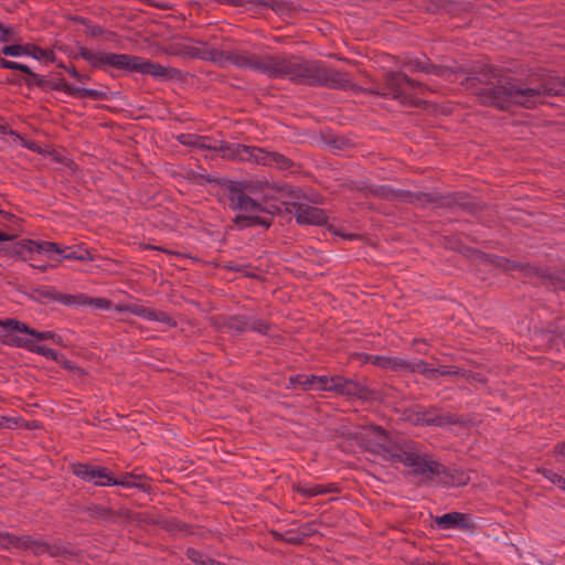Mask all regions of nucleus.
Here are the masks:
<instances>
[{
  "label": "nucleus",
  "instance_id": "1",
  "mask_svg": "<svg viewBox=\"0 0 565 565\" xmlns=\"http://www.w3.org/2000/svg\"><path fill=\"white\" fill-rule=\"evenodd\" d=\"M466 85L475 89L481 105L499 110L511 107L533 109L546 97L565 95V76L561 78L554 72H537L518 78L488 67L476 71L475 76L466 79Z\"/></svg>",
  "mask_w": 565,
  "mask_h": 565
},
{
  "label": "nucleus",
  "instance_id": "2",
  "mask_svg": "<svg viewBox=\"0 0 565 565\" xmlns=\"http://www.w3.org/2000/svg\"><path fill=\"white\" fill-rule=\"evenodd\" d=\"M242 68L263 73L273 78L287 77L296 84L331 89L356 90L349 73L327 66L315 60L297 56L255 54L244 51Z\"/></svg>",
  "mask_w": 565,
  "mask_h": 565
},
{
  "label": "nucleus",
  "instance_id": "3",
  "mask_svg": "<svg viewBox=\"0 0 565 565\" xmlns=\"http://www.w3.org/2000/svg\"><path fill=\"white\" fill-rule=\"evenodd\" d=\"M268 188L269 183L266 181L236 182L226 180L222 183L223 195L226 196L228 206L234 211L244 213L275 214L279 211L276 206H264L250 198L252 194L262 193Z\"/></svg>",
  "mask_w": 565,
  "mask_h": 565
},
{
  "label": "nucleus",
  "instance_id": "4",
  "mask_svg": "<svg viewBox=\"0 0 565 565\" xmlns=\"http://www.w3.org/2000/svg\"><path fill=\"white\" fill-rule=\"evenodd\" d=\"M397 451L393 462H401L411 468V473L419 476L426 482L435 481L445 472V466L435 460L430 455L422 452L417 445L404 438L401 445L395 447Z\"/></svg>",
  "mask_w": 565,
  "mask_h": 565
},
{
  "label": "nucleus",
  "instance_id": "5",
  "mask_svg": "<svg viewBox=\"0 0 565 565\" xmlns=\"http://www.w3.org/2000/svg\"><path fill=\"white\" fill-rule=\"evenodd\" d=\"M200 44V47L188 45L178 42L177 39L172 41L167 47V52L173 55L186 56L192 58H200L210 61L221 67H226L228 64L242 68L244 51L245 50H216L207 46L206 42L202 40H192Z\"/></svg>",
  "mask_w": 565,
  "mask_h": 565
},
{
  "label": "nucleus",
  "instance_id": "6",
  "mask_svg": "<svg viewBox=\"0 0 565 565\" xmlns=\"http://www.w3.org/2000/svg\"><path fill=\"white\" fill-rule=\"evenodd\" d=\"M355 439L366 451L393 462V455L397 452L395 451V447L402 444L404 437L397 436L393 438L382 427L370 425L356 433Z\"/></svg>",
  "mask_w": 565,
  "mask_h": 565
},
{
  "label": "nucleus",
  "instance_id": "7",
  "mask_svg": "<svg viewBox=\"0 0 565 565\" xmlns=\"http://www.w3.org/2000/svg\"><path fill=\"white\" fill-rule=\"evenodd\" d=\"M224 159L255 162L263 166L289 170L294 162L279 152H269L263 148L236 143L235 147H224Z\"/></svg>",
  "mask_w": 565,
  "mask_h": 565
},
{
  "label": "nucleus",
  "instance_id": "8",
  "mask_svg": "<svg viewBox=\"0 0 565 565\" xmlns=\"http://www.w3.org/2000/svg\"><path fill=\"white\" fill-rule=\"evenodd\" d=\"M385 85V93H380L374 88H365L364 93L377 96H391L393 99L399 100L402 104H407L409 102L411 93L405 89V86L409 88L411 92L423 94L427 87L422 83L408 77L406 74L402 72H386L383 77Z\"/></svg>",
  "mask_w": 565,
  "mask_h": 565
},
{
  "label": "nucleus",
  "instance_id": "9",
  "mask_svg": "<svg viewBox=\"0 0 565 565\" xmlns=\"http://www.w3.org/2000/svg\"><path fill=\"white\" fill-rule=\"evenodd\" d=\"M369 193L375 198L387 201L404 202L424 206L427 203H439V205H450V198L438 196L433 193L409 192L405 190H395L388 185H375L367 189Z\"/></svg>",
  "mask_w": 565,
  "mask_h": 565
},
{
  "label": "nucleus",
  "instance_id": "10",
  "mask_svg": "<svg viewBox=\"0 0 565 565\" xmlns=\"http://www.w3.org/2000/svg\"><path fill=\"white\" fill-rule=\"evenodd\" d=\"M79 56L93 67L105 68L107 66L117 70L141 71V62L137 56L127 54L93 52L86 47H79Z\"/></svg>",
  "mask_w": 565,
  "mask_h": 565
},
{
  "label": "nucleus",
  "instance_id": "11",
  "mask_svg": "<svg viewBox=\"0 0 565 565\" xmlns=\"http://www.w3.org/2000/svg\"><path fill=\"white\" fill-rule=\"evenodd\" d=\"M405 65L412 71V72H424V73H427V74H433V75H436V76H439V77H444L450 82H454L458 78V75L459 74H466L468 73L469 74V77L471 76H475L476 75V71H480V70H483V68H488L489 66L487 65H473V67L469 71V72H466L463 71L462 68H457V67H452V66H444V65H437V64H433L429 62L428 58L425 57V60H419V58H412V60H408ZM468 78L465 77V79L461 81V85L466 86L468 89H470V87H468L466 85V79ZM472 92H475L473 88H471ZM476 95V93H473Z\"/></svg>",
  "mask_w": 565,
  "mask_h": 565
},
{
  "label": "nucleus",
  "instance_id": "12",
  "mask_svg": "<svg viewBox=\"0 0 565 565\" xmlns=\"http://www.w3.org/2000/svg\"><path fill=\"white\" fill-rule=\"evenodd\" d=\"M497 265L504 270H520L524 276L531 277L536 276L542 278L544 281L550 284L556 290L565 291V274H553L542 270L527 263L511 262L505 258H497Z\"/></svg>",
  "mask_w": 565,
  "mask_h": 565
},
{
  "label": "nucleus",
  "instance_id": "13",
  "mask_svg": "<svg viewBox=\"0 0 565 565\" xmlns=\"http://www.w3.org/2000/svg\"><path fill=\"white\" fill-rule=\"evenodd\" d=\"M289 213H295L297 223L306 225H322L327 222L323 210L301 202H282Z\"/></svg>",
  "mask_w": 565,
  "mask_h": 565
},
{
  "label": "nucleus",
  "instance_id": "14",
  "mask_svg": "<svg viewBox=\"0 0 565 565\" xmlns=\"http://www.w3.org/2000/svg\"><path fill=\"white\" fill-rule=\"evenodd\" d=\"M72 471L82 480L94 482V484L99 487L110 486L113 482V476L110 471L105 467L74 463L72 466Z\"/></svg>",
  "mask_w": 565,
  "mask_h": 565
},
{
  "label": "nucleus",
  "instance_id": "15",
  "mask_svg": "<svg viewBox=\"0 0 565 565\" xmlns=\"http://www.w3.org/2000/svg\"><path fill=\"white\" fill-rule=\"evenodd\" d=\"M334 392L360 399L371 398L372 391L363 383L344 379L340 375L332 376Z\"/></svg>",
  "mask_w": 565,
  "mask_h": 565
},
{
  "label": "nucleus",
  "instance_id": "16",
  "mask_svg": "<svg viewBox=\"0 0 565 565\" xmlns=\"http://www.w3.org/2000/svg\"><path fill=\"white\" fill-rule=\"evenodd\" d=\"M1 67L8 68V70L20 71L23 74H25V76H23V77H17V78L11 79L10 83H12V84L24 83L25 85H28V87L38 86L40 88H45L46 84L49 83L47 78L32 72V70L25 64H21V63L13 62V61H2Z\"/></svg>",
  "mask_w": 565,
  "mask_h": 565
},
{
  "label": "nucleus",
  "instance_id": "17",
  "mask_svg": "<svg viewBox=\"0 0 565 565\" xmlns=\"http://www.w3.org/2000/svg\"><path fill=\"white\" fill-rule=\"evenodd\" d=\"M34 300L41 303H49L51 301H57L64 305L83 303L84 301H76V298L72 295H66L57 291L53 287H38L32 290Z\"/></svg>",
  "mask_w": 565,
  "mask_h": 565
},
{
  "label": "nucleus",
  "instance_id": "18",
  "mask_svg": "<svg viewBox=\"0 0 565 565\" xmlns=\"http://www.w3.org/2000/svg\"><path fill=\"white\" fill-rule=\"evenodd\" d=\"M179 141L182 145L195 147L198 149L202 150H213L215 152H218L222 158H224V151L222 150L224 147H235L236 143H228L225 141H218L211 143L210 138L207 137H201L198 135H180L178 137Z\"/></svg>",
  "mask_w": 565,
  "mask_h": 565
},
{
  "label": "nucleus",
  "instance_id": "19",
  "mask_svg": "<svg viewBox=\"0 0 565 565\" xmlns=\"http://www.w3.org/2000/svg\"><path fill=\"white\" fill-rule=\"evenodd\" d=\"M424 423L427 426L444 427L447 425H461L465 420L455 414L443 413L436 407H428L425 408Z\"/></svg>",
  "mask_w": 565,
  "mask_h": 565
},
{
  "label": "nucleus",
  "instance_id": "20",
  "mask_svg": "<svg viewBox=\"0 0 565 565\" xmlns=\"http://www.w3.org/2000/svg\"><path fill=\"white\" fill-rule=\"evenodd\" d=\"M8 321H17L15 319H4L0 320V327L3 328L4 333L2 335L1 342L3 344L15 347V348H23L29 349L31 345V338L21 337L18 335V333H21L19 330L13 328V326L6 324Z\"/></svg>",
  "mask_w": 565,
  "mask_h": 565
},
{
  "label": "nucleus",
  "instance_id": "21",
  "mask_svg": "<svg viewBox=\"0 0 565 565\" xmlns=\"http://www.w3.org/2000/svg\"><path fill=\"white\" fill-rule=\"evenodd\" d=\"M148 74L156 78L167 81L180 75V71L174 67H167L159 63L143 61V75Z\"/></svg>",
  "mask_w": 565,
  "mask_h": 565
},
{
  "label": "nucleus",
  "instance_id": "22",
  "mask_svg": "<svg viewBox=\"0 0 565 565\" xmlns=\"http://www.w3.org/2000/svg\"><path fill=\"white\" fill-rule=\"evenodd\" d=\"M435 523L443 529H468L467 515L459 512H450L435 518Z\"/></svg>",
  "mask_w": 565,
  "mask_h": 565
},
{
  "label": "nucleus",
  "instance_id": "23",
  "mask_svg": "<svg viewBox=\"0 0 565 565\" xmlns=\"http://www.w3.org/2000/svg\"><path fill=\"white\" fill-rule=\"evenodd\" d=\"M6 324L8 326H13V328H15L17 330H19L20 332H23L28 335H31L35 341H42V340H53L54 342L56 343H61L62 342V339L60 335H57L56 333L52 332V331H36L32 328H30L28 324H25L24 322H21V321H8Z\"/></svg>",
  "mask_w": 565,
  "mask_h": 565
},
{
  "label": "nucleus",
  "instance_id": "24",
  "mask_svg": "<svg viewBox=\"0 0 565 565\" xmlns=\"http://www.w3.org/2000/svg\"><path fill=\"white\" fill-rule=\"evenodd\" d=\"M258 214L259 213L239 214L234 217L233 222L239 230L253 226H264L268 228L271 225V218L262 217Z\"/></svg>",
  "mask_w": 565,
  "mask_h": 565
},
{
  "label": "nucleus",
  "instance_id": "25",
  "mask_svg": "<svg viewBox=\"0 0 565 565\" xmlns=\"http://www.w3.org/2000/svg\"><path fill=\"white\" fill-rule=\"evenodd\" d=\"M85 511L89 516L108 523H114L124 515L121 512H116L107 507L98 504L90 505L86 508Z\"/></svg>",
  "mask_w": 565,
  "mask_h": 565
},
{
  "label": "nucleus",
  "instance_id": "26",
  "mask_svg": "<svg viewBox=\"0 0 565 565\" xmlns=\"http://www.w3.org/2000/svg\"><path fill=\"white\" fill-rule=\"evenodd\" d=\"M437 480L449 486H465L470 481V477L467 472L459 469H450L445 467V472Z\"/></svg>",
  "mask_w": 565,
  "mask_h": 565
},
{
  "label": "nucleus",
  "instance_id": "27",
  "mask_svg": "<svg viewBox=\"0 0 565 565\" xmlns=\"http://www.w3.org/2000/svg\"><path fill=\"white\" fill-rule=\"evenodd\" d=\"M221 328L233 330L237 333H243L248 330L249 317L247 316H231L222 318Z\"/></svg>",
  "mask_w": 565,
  "mask_h": 565
},
{
  "label": "nucleus",
  "instance_id": "28",
  "mask_svg": "<svg viewBox=\"0 0 565 565\" xmlns=\"http://www.w3.org/2000/svg\"><path fill=\"white\" fill-rule=\"evenodd\" d=\"M146 522L162 524V526L164 529H167V531L171 532L172 534H186V533H189L188 525L185 523H182V522L177 521V520H162V521H159V520L150 519V518H148V516H146L143 514V523H146Z\"/></svg>",
  "mask_w": 565,
  "mask_h": 565
},
{
  "label": "nucleus",
  "instance_id": "29",
  "mask_svg": "<svg viewBox=\"0 0 565 565\" xmlns=\"http://www.w3.org/2000/svg\"><path fill=\"white\" fill-rule=\"evenodd\" d=\"M15 543H20L21 550H31L35 555L45 554L46 543L31 535L21 536V540H15Z\"/></svg>",
  "mask_w": 565,
  "mask_h": 565
},
{
  "label": "nucleus",
  "instance_id": "30",
  "mask_svg": "<svg viewBox=\"0 0 565 565\" xmlns=\"http://www.w3.org/2000/svg\"><path fill=\"white\" fill-rule=\"evenodd\" d=\"M536 337L548 342L552 347H556L557 351H561L562 348L565 350V330L557 334L552 331H540Z\"/></svg>",
  "mask_w": 565,
  "mask_h": 565
},
{
  "label": "nucleus",
  "instance_id": "31",
  "mask_svg": "<svg viewBox=\"0 0 565 565\" xmlns=\"http://www.w3.org/2000/svg\"><path fill=\"white\" fill-rule=\"evenodd\" d=\"M23 55H30L39 61H53L54 60V53L51 50H44L38 45L34 44H24V52Z\"/></svg>",
  "mask_w": 565,
  "mask_h": 565
},
{
  "label": "nucleus",
  "instance_id": "32",
  "mask_svg": "<svg viewBox=\"0 0 565 565\" xmlns=\"http://www.w3.org/2000/svg\"><path fill=\"white\" fill-rule=\"evenodd\" d=\"M45 553L52 557L56 556H75L77 552L74 551L71 544L55 543L53 545L45 544Z\"/></svg>",
  "mask_w": 565,
  "mask_h": 565
},
{
  "label": "nucleus",
  "instance_id": "33",
  "mask_svg": "<svg viewBox=\"0 0 565 565\" xmlns=\"http://www.w3.org/2000/svg\"><path fill=\"white\" fill-rule=\"evenodd\" d=\"M289 384L292 387L299 386L303 391L315 388V375L298 374L289 377Z\"/></svg>",
  "mask_w": 565,
  "mask_h": 565
},
{
  "label": "nucleus",
  "instance_id": "34",
  "mask_svg": "<svg viewBox=\"0 0 565 565\" xmlns=\"http://www.w3.org/2000/svg\"><path fill=\"white\" fill-rule=\"evenodd\" d=\"M295 490L307 498L317 497V495L333 491L332 488H326L323 486L309 487V486H301V484H297L295 487Z\"/></svg>",
  "mask_w": 565,
  "mask_h": 565
},
{
  "label": "nucleus",
  "instance_id": "35",
  "mask_svg": "<svg viewBox=\"0 0 565 565\" xmlns=\"http://www.w3.org/2000/svg\"><path fill=\"white\" fill-rule=\"evenodd\" d=\"M309 525H305L301 530H289L284 533V542L290 544H300L303 539L308 535Z\"/></svg>",
  "mask_w": 565,
  "mask_h": 565
},
{
  "label": "nucleus",
  "instance_id": "36",
  "mask_svg": "<svg viewBox=\"0 0 565 565\" xmlns=\"http://www.w3.org/2000/svg\"><path fill=\"white\" fill-rule=\"evenodd\" d=\"M111 484L124 488H139L141 486V477L135 475H125L119 479L113 477Z\"/></svg>",
  "mask_w": 565,
  "mask_h": 565
},
{
  "label": "nucleus",
  "instance_id": "37",
  "mask_svg": "<svg viewBox=\"0 0 565 565\" xmlns=\"http://www.w3.org/2000/svg\"><path fill=\"white\" fill-rule=\"evenodd\" d=\"M439 369L429 367L428 364L423 360L412 362L411 373L418 372L428 379H433Z\"/></svg>",
  "mask_w": 565,
  "mask_h": 565
},
{
  "label": "nucleus",
  "instance_id": "38",
  "mask_svg": "<svg viewBox=\"0 0 565 565\" xmlns=\"http://www.w3.org/2000/svg\"><path fill=\"white\" fill-rule=\"evenodd\" d=\"M34 250H36L35 241L32 239H22L18 242L13 247L14 254L21 256L24 259Z\"/></svg>",
  "mask_w": 565,
  "mask_h": 565
},
{
  "label": "nucleus",
  "instance_id": "39",
  "mask_svg": "<svg viewBox=\"0 0 565 565\" xmlns=\"http://www.w3.org/2000/svg\"><path fill=\"white\" fill-rule=\"evenodd\" d=\"M143 319H148L150 321H158L161 323H166L170 327H174L175 322L171 320L164 312H157L152 309L143 308L142 310Z\"/></svg>",
  "mask_w": 565,
  "mask_h": 565
},
{
  "label": "nucleus",
  "instance_id": "40",
  "mask_svg": "<svg viewBox=\"0 0 565 565\" xmlns=\"http://www.w3.org/2000/svg\"><path fill=\"white\" fill-rule=\"evenodd\" d=\"M438 369H439V371H437V374H439L441 376L457 375V376L466 377L469 381L477 379V376L475 374H471L470 372L459 369V367H456V366H451V367L440 366Z\"/></svg>",
  "mask_w": 565,
  "mask_h": 565
},
{
  "label": "nucleus",
  "instance_id": "41",
  "mask_svg": "<svg viewBox=\"0 0 565 565\" xmlns=\"http://www.w3.org/2000/svg\"><path fill=\"white\" fill-rule=\"evenodd\" d=\"M31 352L41 354L45 356L46 359L53 360V361H60V353L56 352L53 349L46 348L44 345H38L34 343V340H31V345L28 349Z\"/></svg>",
  "mask_w": 565,
  "mask_h": 565
},
{
  "label": "nucleus",
  "instance_id": "42",
  "mask_svg": "<svg viewBox=\"0 0 565 565\" xmlns=\"http://www.w3.org/2000/svg\"><path fill=\"white\" fill-rule=\"evenodd\" d=\"M73 96L88 97L94 100H99V99H106L107 94L105 92L97 90V89L74 87Z\"/></svg>",
  "mask_w": 565,
  "mask_h": 565
},
{
  "label": "nucleus",
  "instance_id": "43",
  "mask_svg": "<svg viewBox=\"0 0 565 565\" xmlns=\"http://www.w3.org/2000/svg\"><path fill=\"white\" fill-rule=\"evenodd\" d=\"M186 555L189 559L199 565H214V559L203 555L201 552L194 548H189L186 551Z\"/></svg>",
  "mask_w": 565,
  "mask_h": 565
},
{
  "label": "nucleus",
  "instance_id": "44",
  "mask_svg": "<svg viewBox=\"0 0 565 565\" xmlns=\"http://www.w3.org/2000/svg\"><path fill=\"white\" fill-rule=\"evenodd\" d=\"M20 38L15 29L0 23V42H19Z\"/></svg>",
  "mask_w": 565,
  "mask_h": 565
},
{
  "label": "nucleus",
  "instance_id": "45",
  "mask_svg": "<svg viewBox=\"0 0 565 565\" xmlns=\"http://www.w3.org/2000/svg\"><path fill=\"white\" fill-rule=\"evenodd\" d=\"M64 253H60L63 259H77V260H90L92 256L88 250H83L82 253H77L73 250L71 247H65Z\"/></svg>",
  "mask_w": 565,
  "mask_h": 565
},
{
  "label": "nucleus",
  "instance_id": "46",
  "mask_svg": "<svg viewBox=\"0 0 565 565\" xmlns=\"http://www.w3.org/2000/svg\"><path fill=\"white\" fill-rule=\"evenodd\" d=\"M35 247H36L38 253L55 252L58 254V253H64L66 250V249H62V247L58 244L53 243V242H42V243L35 242Z\"/></svg>",
  "mask_w": 565,
  "mask_h": 565
},
{
  "label": "nucleus",
  "instance_id": "47",
  "mask_svg": "<svg viewBox=\"0 0 565 565\" xmlns=\"http://www.w3.org/2000/svg\"><path fill=\"white\" fill-rule=\"evenodd\" d=\"M332 386H333L332 377L315 375V388L313 390L334 392V388H332Z\"/></svg>",
  "mask_w": 565,
  "mask_h": 565
},
{
  "label": "nucleus",
  "instance_id": "48",
  "mask_svg": "<svg viewBox=\"0 0 565 565\" xmlns=\"http://www.w3.org/2000/svg\"><path fill=\"white\" fill-rule=\"evenodd\" d=\"M45 88H50V89H54V90H63L72 96L74 93V86H72L71 84L65 82L63 78L60 79L58 82L49 81Z\"/></svg>",
  "mask_w": 565,
  "mask_h": 565
},
{
  "label": "nucleus",
  "instance_id": "49",
  "mask_svg": "<svg viewBox=\"0 0 565 565\" xmlns=\"http://www.w3.org/2000/svg\"><path fill=\"white\" fill-rule=\"evenodd\" d=\"M542 473L547 480H550L552 483L556 484L559 489L565 491V478H563L562 476L557 475L552 470L546 469L543 470Z\"/></svg>",
  "mask_w": 565,
  "mask_h": 565
},
{
  "label": "nucleus",
  "instance_id": "50",
  "mask_svg": "<svg viewBox=\"0 0 565 565\" xmlns=\"http://www.w3.org/2000/svg\"><path fill=\"white\" fill-rule=\"evenodd\" d=\"M412 361L402 358H392L391 370L393 371H407L411 372Z\"/></svg>",
  "mask_w": 565,
  "mask_h": 565
},
{
  "label": "nucleus",
  "instance_id": "51",
  "mask_svg": "<svg viewBox=\"0 0 565 565\" xmlns=\"http://www.w3.org/2000/svg\"><path fill=\"white\" fill-rule=\"evenodd\" d=\"M248 329H250V330H253L255 332L265 334L268 331L269 326L264 320L255 319V318H250L249 317V327H248Z\"/></svg>",
  "mask_w": 565,
  "mask_h": 565
},
{
  "label": "nucleus",
  "instance_id": "52",
  "mask_svg": "<svg viewBox=\"0 0 565 565\" xmlns=\"http://www.w3.org/2000/svg\"><path fill=\"white\" fill-rule=\"evenodd\" d=\"M1 52L7 56H20L23 55L24 44L6 45L2 47Z\"/></svg>",
  "mask_w": 565,
  "mask_h": 565
},
{
  "label": "nucleus",
  "instance_id": "53",
  "mask_svg": "<svg viewBox=\"0 0 565 565\" xmlns=\"http://www.w3.org/2000/svg\"><path fill=\"white\" fill-rule=\"evenodd\" d=\"M15 540H21V536L11 535L9 533H0V542L4 547L13 546L20 548V543H15Z\"/></svg>",
  "mask_w": 565,
  "mask_h": 565
},
{
  "label": "nucleus",
  "instance_id": "54",
  "mask_svg": "<svg viewBox=\"0 0 565 565\" xmlns=\"http://www.w3.org/2000/svg\"><path fill=\"white\" fill-rule=\"evenodd\" d=\"M284 194L288 200L285 202H300L299 200L302 198L301 190L296 188H284Z\"/></svg>",
  "mask_w": 565,
  "mask_h": 565
},
{
  "label": "nucleus",
  "instance_id": "55",
  "mask_svg": "<svg viewBox=\"0 0 565 565\" xmlns=\"http://www.w3.org/2000/svg\"><path fill=\"white\" fill-rule=\"evenodd\" d=\"M371 361L374 365L391 370V362H392L391 356L374 355L371 358Z\"/></svg>",
  "mask_w": 565,
  "mask_h": 565
},
{
  "label": "nucleus",
  "instance_id": "56",
  "mask_svg": "<svg viewBox=\"0 0 565 565\" xmlns=\"http://www.w3.org/2000/svg\"><path fill=\"white\" fill-rule=\"evenodd\" d=\"M186 178L190 181H192L194 183H198V184H203V182H213L214 181V179H211V178L205 177L203 174L196 173L194 171H189L186 173Z\"/></svg>",
  "mask_w": 565,
  "mask_h": 565
},
{
  "label": "nucleus",
  "instance_id": "57",
  "mask_svg": "<svg viewBox=\"0 0 565 565\" xmlns=\"http://www.w3.org/2000/svg\"><path fill=\"white\" fill-rule=\"evenodd\" d=\"M1 428H13L20 424L19 417H8V416H1Z\"/></svg>",
  "mask_w": 565,
  "mask_h": 565
},
{
  "label": "nucleus",
  "instance_id": "58",
  "mask_svg": "<svg viewBox=\"0 0 565 565\" xmlns=\"http://www.w3.org/2000/svg\"><path fill=\"white\" fill-rule=\"evenodd\" d=\"M88 303L95 306L98 309H108L110 307V301L105 298L90 299Z\"/></svg>",
  "mask_w": 565,
  "mask_h": 565
},
{
  "label": "nucleus",
  "instance_id": "59",
  "mask_svg": "<svg viewBox=\"0 0 565 565\" xmlns=\"http://www.w3.org/2000/svg\"><path fill=\"white\" fill-rule=\"evenodd\" d=\"M424 413H425V407H422V406L416 407V411L414 413V419H413L416 425H425Z\"/></svg>",
  "mask_w": 565,
  "mask_h": 565
},
{
  "label": "nucleus",
  "instance_id": "60",
  "mask_svg": "<svg viewBox=\"0 0 565 565\" xmlns=\"http://www.w3.org/2000/svg\"><path fill=\"white\" fill-rule=\"evenodd\" d=\"M57 362L61 363L67 370H76L81 374L84 373L82 369L74 366L71 361H68L61 354H60V361H57Z\"/></svg>",
  "mask_w": 565,
  "mask_h": 565
},
{
  "label": "nucleus",
  "instance_id": "61",
  "mask_svg": "<svg viewBox=\"0 0 565 565\" xmlns=\"http://www.w3.org/2000/svg\"><path fill=\"white\" fill-rule=\"evenodd\" d=\"M86 33L93 38H96L104 34L105 31L99 25H89L86 30Z\"/></svg>",
  "mask_w": 565,
  "mask_h": 565
},
{
  "label": "nucleus",
  "instance_id": "62",
  "mask_svg": "<svg viewBox=\"0 0 565 565\" xmlns=\"http://www.w3.org/2000/svg\"><path fill=\"white\" fill-rule=\"evenodd\" d=\"M67 72H68V74H70L72 77L76 78V79H77V81H79V82H85V81H88V79H89V76H87V75H83V74L78 73V72L75 70V67H70V68H67Z\"/></svg>",
  "mask_w": 565,
  "mask_h": 565
},
{
  "label": "nucleus",
  "instance_id": "63",
  "mask_svg": "<svg viewBox=\"0 0 565 565\" xmlns=\"http://www.w3.org/2000/svg\"><path fill=\"white\" fill-rule=\"evenodd\" d=\"M348 143H349V141L344 140V139H334L333 140L334 148H338V149H342V148L347 147Z\"/></svg>",
  "mask_w": 565,
  "mask_h": 565
},
{
  "label": "nucleus",
  "instance_id": "64",
  "mask_svg": "<svg viewBox=\"0 0 565 565\" xmlns=\"http://www.w3.org/2000/svg\"><path fill=\"white\" fill-rule=\"evenodd\" d=\"M555 451L562 456H565V441L564 443H561L558 444L556 447H555Z\"/></svg>",
  "mask_w": 565,
  "mask_h": 565
}]
</instances>
